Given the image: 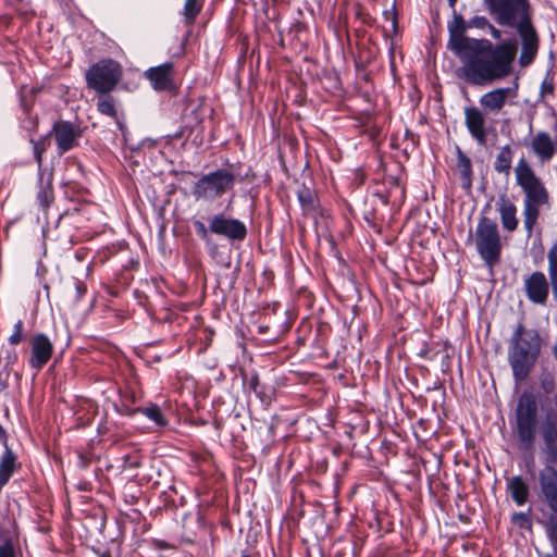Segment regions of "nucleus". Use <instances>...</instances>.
I'll return each instance as SVG.
<instances>
[{
    "mask_svg": "<svg viewBox=\"0 0 557 557\" xmlns=\"http://www.w3.org/2000/svg\"><path fill=\"white\" fill-rule=\"evenodd\" d=\"M517 447L532 451L540 435L542 461L557 462V376L554 368L541 363L535 388L523 389L509 413Z\"/></svg>",
    "mask_w": 557,
    "mask_h": 557,
    "instance_id": "f257e3e1",
    "label": "nucleus"
},
{
    "mask_svg": "<svg viewBox=\"0 0 557 557\" xmlns=\"http://www.w3.org/2000/svg\"><path fill=\"white\" fill-rule=\"evenodd\" d=\"M518 53V41L513 38L494 44L480 38L461 59L466 82L472 85H486L502 81L513 73Z\"/></svg>",
    "mask_w": 557,
    "mask_h": 557,
    "instance_id": "f03ea898",
    "label": "nucleus"
},
{
    "mask_svg": "<svg viewBox=\"0 0 557 557\" xmlns=\"http://www.w3.org/2000/svg\"><path fill=\"white\" fill-rule=\"evenodd\" d=\"M486 9L496 24L515 28L519 36L520 67L531 66L540 50V35L533 23L530 0H485Z\"/></svg>",
    "mask_w": 557,
    "mask_h": 557,
    "instance_id": "7ed1b4c3",
    "label": "nucleus"
},
{
    "mask_svg": "<svg viewBox=\"0 0 557 557\" xmlns=\"http://www.w3.org/2000/svg\"><path fill=\"white\" fill-rule=\"evenodd\" d=\"M549 344V335L519 322L507 341V362L516 384L525 383Z\"/></svg>",
    "mask_w": 557,
    "mask_h": 557,
    "instance_id": "20e7f679",
    "label": "nucleus"
},
{
    "mask_svg": "<svg viewBox=\"0 0 557 557\" xmlns=\"http://www.w3.org/2000/svg\"><path fill=\"white\" fill-rule=\"evenodd\" d=\"M522 290L527 300L540 307H545L552 290L553 299L557 302V242L547 252V275L534 270L523 276Z\"/></svg>",
    "mask_w": 557,
    "mask_h": 557,
    "instance_id": "39448f33",
    "label": "nucleus"
},
{
    "mask_svg": "<svg viewBox=\"0 0 557 557\" xmlns=\"http://www.w3.org/2000/svg\"><path fill=\"white\" fill-rule=\"evenodd\" d=\"M513 173L515 183L523 195L522 205L546 206V208L552 206L548 188L524 156L517 161Z\"/></svg>",
    "mask_w": 557,
    "mask_h": 557,
    "instance_id": "423d86ee",
    "label": "nucleus"
},
{
    "mask_svg": "<svg viewBox=\"0 0 557 557\" xmlns=\"http://www.w3.org/2000/svg\"><path fill=\"white\" fill-rule=\"evenodd\" d=\"M475 248L484 263L493 268L499 263L503 251L502 238L497 223L486 215H481L474 234Z\"/></svg>",
    "mask_w": 557,
    "mask_h": 557,
    "instance_id": "0eeeda50",
    "label": "nucleus"
},
{
    "mask_svg": "<svg viewBox=\"0 0 557 557\" xmlns=\"http://www.w3.org/2000/svg\"><path fill=\"white\" fill-rule=\"evenodd\" d=\"M236 183L234 173L226 169L202 174L194 184L191 195L195 200L214 201L233 190Z\"/></svg>",
    "mask_w": 557,
    "mask_h": 557,
    "instance_id": "6e6552de",
    "label": "nucleus"
},
{
    "mask_svg": "<svg viewBox=\"0 0 557 557\" xmlns=\"http://www.w3.org/2000/svg\"><path fill=\"white\" fill-rule=\"evenodd\" d=\"M123 76L122 65L113 59H101L86 72L87 87L106 95L115 89Z\"/></svg>",
    "mask_w": 557,
    "mask_h": 557,
    "instance_id": "1a4fd4ad",
    "label": "nucleus"
},
{
    "mask_svg": "<svg viewBox=\"0 0 557 557\" xmlns=\"http://www.w3.org/2000/svg\"><path fill=\"white\" fill-rule=\"evenodd\" d=\"M428 437L420 435V466L423 468L426 478L429 495L435 505H442L446 495V486L440 478L442 457L426 446Z\"/></svg>",
    "mask_w": 557,
    "mask_h": 557,
    "instance_id": "9d476101",
    "label": "nucleus"
},
{
    "mask_svg": "<svg viewBox=\"0 0 557 557\" xmlns=\"http://www.w3.org/2000/svg\"><path fill=\"white\" fill-rule=\"evenodd\" d=\"M468 25L461 14L455 12L448 22L447 48L460 60L480 39L466 36Z\"/></svg>",
    "mask_w": 557,
    "mask_h": 557,
    "instance_id": "9b49d317",
    "label": "nucleus"
},
{
    "mask_svg": "<svg viewBox=\"0 0 557 557\" xmlns=\"http://www.w3.org/2000/svg\"><path fill=\"white\" fill-rule=\"evenodd\" d=\"M523 146L541 165L549 163L557 154V134L553 136L546 131H539L524 139Z\"/></svg>",
    "mask_w": 557,
    "mask_h": 557,
    "instance_id": "f8f14e48",
    "label": "nucleus"
},
{
    "mask_svg": "<svg viewBox=\"0 0 557 557\" xmlns=\"http://www.w3.org/2000/svg\"><path fill=\"white\" fill-rule=\"evenodd\" d=\"M537 473V490L541 500L557 513V462L543 461Z\"/></svg>",
    "mask_w": 557,
    "mask_h": 557,
    "instance_id": "ddd939ff",
    "label": "nucleus"
},
{
    "mask_svg": "<svg viewBox=\"0 0 557 557\" xmlns=\"http://www.w3.org/2000/svg\"><path fill=\"white\" fill-rule=\"evenodd\" d=\"M209 230L212 234L223 236L231 242H243L247 237V227L238 219L218 213L209 219Z\"/></svg>",
    "mask_w": 557,
    "mask_h": 557,
    "instance_id": "4468645a",
    "label": "nucleus"
},
{
    "mask_svg": "<svg viewBox=\"0 0 557 557\" xmlns=\"http://www.w3.org/2000/svg\"><path fill=\"white\" fill-rule=\"evenodd\" d=\"M82 133L78 125L60 120L53 124L50 135L54 136L59 154H63L78 146Z\"/></svg>",
    "mask_w": 557,
    "mask_h": 557,
    "instance_id": "2eb2a0df",
    "label": "nucleus"
},
{
    "mask_svg": "<svg viewBox=\"0 0 557 557\" xmlns=\"http://www.w3.org/2000/svg\"><path fill=\"white\" fill-rule=\"evenodd\" d=\"M30 356L28 364L32 369L41 370L51 359L54 346L45 333H35L29 339Z\"/></svg>",
    "mask_w": 557,
    "mask_h": 557,
    "instance_id": "dca6fc26",
    "label": "nucleus"
},
{
    "mask_svg": "<svg viewBox=\"0 0 557 557\" xmlns=\"http://www.w3.org/2000/svg\"><path fill=\"white\" fill-rule=\"evenodd\" d=\"M144 75L156 91L173 92L177 88L174 79L175 67L172 62L149 67Z\"/></svg>",
    "mask_w": 557,
    "mask_h": 557,
    "instance_id": "f3484780",
    "label": "nucleus"
},
{
    "mask_svg": "<svg viewBox=\"0 0 557 557\" xmlns=\"http://www.w3.org/2000/svg\"><path fill=\"white\" fill-rule=\"evenodd\" d=\"M496 209L499 213L503 228L509 233L517 231L519 225V220L517 218L518 208L506 194L498 197Z\"/></svg>",
    "mask_w": 557,
    "mask_h": 557,
    "instance_id": "a211bd4d",
    "label": "nucleus"
},
{
    "mask_svg": "<svg viewBox=\"0 0 557 557\" xmlns=\"http://www.w3.org/2000/svg\"><path fill=\"white\" fill-rule=\"evenodd\" d=\"M465 123L474 139L480 144L485 143V116L476 107H467L465 109Z\"/></svg>",
    "mask_w": 557,
    "mask_h": 557,
    "instance_id": "6ab92c4d",
    "label": "nucleus"
},
{
    "mask_svg": "<svg viewBox=\"0 0 557 557\" xmlns=\"http://www.w3.org/2000/svg\"><path fill=\"white\" fill-rule=\"evenodd\" d=\"M518 89V79L515 81L513 88H496L484 94L480 98V103L483 108L488 109L491 111H499L504 108L507 98L512 94V96L517 95Z\"/></svg>",
    "mask_w": 557,
    "mask_h": 557,
    "instance_id": "aec40b11",
    "label": "nucleus"
},
{
    "mask_svg": "<svg viewBox=\"0 0 557 557\" xmlns=\"http://www.w3.org/2000/svg\"><path fill=\"white\" fill-rule=\"evenodd\" d=\"M507 492L517 506H523L530 497V486L522 475L507 479Z\"/></svg>",
    "mask_w": 557,
    "mask_h": 557,
    "instance_id": "412c9836",
    "label": "nucleus"
},
{
    "mask_svg": "<svg viewBox=\"0 0 557 557\" xmlns=\"http://www.w3.org/2000/svg\"><path fill=\"white\" fill-rule=\"evenodd\" d=\"M457 170L461 181L463 189L469 190L472 187V162L471 159L462 152L460 148H457Z\"/></svg>",
    "mask_w": 557,
    "mask_h": 557,
    "instance_id": "4be33fe9",
    "label": "nucleus"
},
{
    "mask_svg": "<svg viewBox=\"0 0 557 557\" xmlns=\"http://www.w3.org/2000/svg\"><path fill=\"white\" fill-rule=\"evenodd\" d=\"M543 208L546 206L522 205L523 227L528 238L535 232Z\"/></svg>",
    "mask_w": 557,
    "mask_h": 557,
    "instance_id": "5701e85b",
    "label": "nucleus"
},
{
    "mask_svg": "<svg viewBox=\"0 0 557 557\" xmlns=\"http://www.w3.org/2000/svg\"><path fill=\"white\" fill-rule=\"evenodd\" d=\"M37 200L44 210H47L54 200L52 186V175L50 174L46 181L41 171L39 172V189L37 191Z\"/></svg>",
    "mask_w": 557,
    "mask_h": 557,
    "instance_id": "b1692460",
    "label": "nucleus"
},
{
    "mask_svg": "<svg viewBox=\"0 0 557 557\" xmlns=\"http://www.w3.org/2000/svg\"><path fill=\"white\" fill-rule=\"evenodd\" d=\"M512 158H513V151H512L511 146L508 144L503 146L499 149V151L495 158V161L493 163L494 171L499 174L509 175L510 171L512 169V166H511Z\"/></svg>",
    "mask_w": 557,
    "mask_h": 557,
    "instance_id": "393cba45",
    "label": "nucleus"
},
{
    "mask_svg": "<svg viewBox=\"0 0 557 557\" xmlns=\"http://www.w3.org/2000/svg\"><path fill=\"white\" fill-rule=\"evenodd\" d=\"M136 403V395L133 391L121 393L120 405H116V411L122 416L133 417L139 413L140 407H133Z\"/></svg>",
    "mask_w": 557,
    "mask_h": 557,
    "instance_id": "a878e982",
    "label": "nucleus"
},
{
    "mask_svg": "<svg viewBox=\"0 0 557 557\" xmlns=\"http://www.w3.org/2000/svg\"><path fill=\"white\" fill-rule=\"evenodd\" d=\"M202 2L199 0H185L183 8L184 22L187 26L194 25L197 16L201 12Z\"/></svg>",
    "mask_w": 557,
    "mask_h": 557,
    "instance_id": "bb28decb",
    "label": "nucleus"
},
{
    "mask_svg": "<svg viewBox=\"0 0 557 557\" xmlns=\"http://www.w3.org/2000/svg\"><path fill=\"white\" fill-rule=\"evenodd\" d=\"M298 200L305 211H313L317 207V195L315 193L302 185L297 191Z\"/></svg>",
    "mask_w": 557,
    "mask_h": 557,
    "instance_id": "cd10ccee",
    "label": "nucleus"
},
{
    "mask_svg": "<svg viewBox=\"0 0 557 557\" xmlns=\"http://www.w3.org/2000/svg\"><path fill=\"white\" fill-rule=\"evenodd\" d=\"M50 133L46 136H41L39 139L35 140L30 138V143L33 144L34 157L38 164L39 172L41 171L44 153L47 151L50 146Z\"/></svg>",
    "mask_w": 557,
    "mask_h": 557,
    "instance_id": "c85d7f7f",
    "label": "nucleus"
},
{
    "mask_svg": "<svg viewBox=\"0 0 557 557\" xmlns=\"http://www.w3.org/2000/svg\"><path fill=\"white\" fill-rule=\"evenodd\" d=\"M99 95L100 96L98 97L97 101L98 111L103 115L116 119L117 112L113 97H111L109 94Z\"/></svg>",
    "mask_w": 557,
    "mask_h": 557,
    "instance_id": "c756f323",
    "label": "nucleus"
},
{
    "mask_svg": "<svg viewBox=\"0 0 557 557\" xmlns=\"http://www.w3.org/2000/svg\"><path fill=\"white\" fill-rule=\"evenodd\" d=\"M139 413L145 414L149 420L153 421L159 426H164L168 424L165 417L157 404H149V406L145 408L140 407Z\"/></svg>",
    "mask_w": 557,
    "mask_h": 557,
    "instance_id": "7c9ffc66",
    "label": "nucleus"
},
{
    "mask_svg": "<svg viewBox=\"0 0 557 557\" xmlns=\"http://www.w3.org/2000/svg\"><path fill=\"white\" fill-rule=\"evenodd\" d=\"M25 339L24 322L18 320L13 325V332L9 336L8 342L10 346H17Z\"/></svg>",
    "mask_w": 557,
    "mask_h": 557,
    "instance_id": "2f4dec72",
    "label": "nucleus"
},
{
    "mask_svg": "<svg viewBox=\"0 0 557 557\" xmlns=\"http://www.w3.org/2000/svg\"><path fill=\"white\" fill-rule=\"evenodd\" d=\"M2 351L4 354V369L9 370L13 364H15L18 360V354L15 349V346H9L2 348Z\"/></svg>",
    "mask_w": 557,
    "mask_h": 557,
    "instance_id": "473e14b6",
    "label": "nucleus"
},
{
    "mask_svg": "<svg viewBox=\"0 0 557 557\" xmlns=\"http://www.w3.org/2000/svg\"><path fill=\"white\" fill-rule=\"evenodd\" d=\"M511 522L521 528V529H528L531 527V518L529 512H513L511 516Z\"/></svg>",
    "mask_w": 557,
    "mask_h": 557,
    "instance_id": "72a5a7b5",
    "label": "nucleus"
},
{
    "mask_svg": "<svg viewBox=\"0 0 557 557\" xmlns=\"http://www.w3.org/2000/svg\"><path fill=\"white\" fill-rule=\"evenodd\" d=\"M384 17L386 23L388 24L387 26H385L386 32L395 33L397 28V17L395 11H384Z\"/></svg>",
    "mask_w": 557,
    "mask_h": 557,
    "instance_id": "f704fd0d",
    "label": "nucleus"
},
{
    "mask_svg": "<svg viewBox=\"0 0 557 557\" xmlns=\"http://www.w3.org/2000/svg\"><path fill=\"white\" fill-rule=\"evenodd\" d=\"M196 234L203 240L209 238V226L207 227L205 223L200 220H195L193 222Z\"/></svg>",
    "mask_w": 557,
    "mask_h": 557,
    "instance_id": "c9c22d12",
    "label": "nucleus"
},
{
    "mask_svg": "<svg viewBox=\"0 0 557 557\" xmlns=\"http://www.w3.org/2000/svg\"><path fill=\"white\" fill-rule=\"evenodd\" d=\"M490 25V21L485 16H474L469 22V27L484 29Z\"/></svg>",
    "mask_w": 557,
    "mask_h": 557,
    "instance_id": "e433bc0d",
    "label": "nucleus"
},
{
    "mask_svg": "<svg viewBox=\"0 0 557 557\" xmlns=\"http://www.w3.org/2000/svg\"><path fill=\"white\" fill-rule=\"evenodd\" d=\"M548 537L550 542L557 546V513L555 518L550 519L549 528H548Z\"/></svg>",
    "mask_w": 557,
    "mask_h": 557,
    "instance_id": "4c0bfd02",
    "label": "nucleus"
},
{
    "mask_svg": "<svg viewBox=\"0 0 557 557\" xmlns=\"http://www.w3.org/2000/svg\"><path fill=\"white\" fill-rule=\"evenodd\" d=\"M0 557H15L14 547L10 541L0 544Z\"/></svg>",
    "mask_w": 557,
    "mask_h": 557,
    "instance_id": "58836bf2",
    "label": "nucleus"
},
{
    "mask_svg": "<svg viewBox=\"0 0 557 557\" xmlns=\"http://www.w3.org/2000/svg\"><path fill=\"white\" fill-rule=\"evenodd\" d=\"M554 94V82L553 78H545L541 84V96L545 97L547 95Z\"/></svg>",
    "mask_w": 557,
    "mask_h": 557,
    "instance_id": "ea45409f",
    "label": "nucleus"
},
{
    "mask_svg": "<svg viewBox=\"0 0 557 557\" xmlns=\"http://www.w3.org/2000/svg\"><path fill=\"white\" fill-rule=\"evenodd\" d=\"M490 29V34L492 36L493 39L495 40H500L502 37H503V33L500 29H498L497 27H495L493 24L490 23V25H487V27Z\"/></svg>",
    "mask_w": 557,
    "mask_h": 557,
    "instance_id": "a19ab883",
    "label": "nucleus"
},
{
    "mask_svg": "<svg viewBox=\"0 0 557 557\" xmlns=\"http://www.w3.org/2000/svg\"><path fill=\"white\" fill-rule=\"evenodd\" d=\"M87 292L85 284L81 281L76 282V299L79 300Z\"/></svg>",
    "mask_w": 557,
    "mask_h": 557,
    "instance_id": "79ce46f5",
    "label": "nucleus"
},
{
    "mask_svg": "<svg viewBox=\"0 0 557 557\" xmlns=\"http://www.w3.org/2000/svg\"><path fill=\"white\" fill-rule=\"evenodd\" d=\"M0 443L3 446H7V444H8V433L1 424H0Z\"/></svg>",
    "mask_w": 557,
    "mask_h": 557,
    "instance_id": "37998d69",
    "label": "nucleus"
},
{
    "mask_svg": "<svg viewBox=\"0 0 557 557\" xmlns=\"http://www.w3.org/2000/svg\"><path fill=\"white\" fill-rule=\"evenodd\" d=\"M259 384V377L257 375H253L251 376L250 381H249V386L250 388L257 393V386Z\"/></svg>",
    "mask_w": 557,
    "mask_h": 557,
    "instance_id": "c03bdc74",
    "label": "nucleus"
},
{
    "mask_svg": "<svg viewBox=\"0 0 557 557\" xmlns=\"http://www.w3.org/2000/svg\"><path fill=\"white\" fill-rule=\"evenodd\" d=\"M550 352H552V356L554 358V361L557 364V338L555 339L554 344L550 347Z\"/></svg>",
    "mask_w": 557,
    "mask_h": 557,
    "instance_id": "a18cd8bd",
    "label": "nucleus"
},
{
    "mask_svg": "<svg viewBox=\"0 0 557 557\" xmlns=\"http://www.w3.org/2000/svg\"><path fill=\"white\" fill-rule=\"evenodd\" d=\"M419 425H420V430L422 429L424 432H428V431H429L428 425H426V422H425V420H424V419L420 418Z\"/></svg>",
    "mask_w": 557,
    "mask_h": 557,
    "instance_id": "49530a36",
    "label": "nucleus"
},
{
    "mask_svg": "<svg viewBox=\"0 0 557 557\" xmlns=\"http://www.w3.org/2000/svg\"><path fill=\"white\" fill-rule=\"evenodd\" d=\"M79 463L82 467L86 468L89 463V460L85 458L84 456H79Z\"/></svg>",
    "mask_w": 557,
    "mask_h": 557,
    "instance_id": "de8ad7c7",
    "label": "nucleus"
},
{
    "mask_svg": "<svg viewBox=\"0 0 557 557\" xmlns=\"http://www.w3.org/2000/svg\"><path fill=\"white\" fill-rule=\"evenodd\" d=\"M447 1H448V5H449V7L451 8V10H453V13L455 14V12H456L455 7H456V3H457V1H458V0H447Z\"/></svg>",
    "mask_w": 557,
    "mask_h": 557,
    "instance_id": "09e8293b",
    "label": "nucleus"
},
{
    "mask_svg": "<svg viewBox=\"0 0 557 557\" xmlns=\"http://www.w3.org/2000/svg\"><path fill=\"white\" fill-rule=\"evenodd\" d=\"M129 466L133 468H138L140 466V463L138 461H133L129 463Z\"/></svg>",
    "mask_w": 557,
    "mask_h": 557,
    "instance_id": "8fccbe9b",
    "label": "nucleus"
},
{
    "mask_svg": "<svg viewBox=\"0 0 557 557\" xmlns=\"http://www.w3.org/2000/svg\"><path fill=\"white\" fill-rule=\"evenodd\" d=\"M419 356L423 357V358H426L428 357V352L426 351H420Z\"/></svg>",
    "mask_w": 557,
    "mask_h": 557,
    "instance_id": "3c124183",
    "label": "nucleus"
},
{
    "mask_svg": "<svg viewBox=\"0 0 557 557\" xmlns=\"http://www.w3.org/2000/svg\"><path fill=\"white\" fill-rule=\"evenodd\" d=\"M424 122H425V119H424V117H422V116H420L419 123H420V124H422V123H424Z\"/></svg>",
    "mask_w": 557,
    "mask_h": 557,
    "instance_id": "603ef678",
    "label": "nucleus"
},
{
    "mask_svg": "<svg viewBox=\"0 0 557 557\" xmlns=\"http://www.w3.org/2000/svg\"><path fill=\"white\" fill-rule=\"evenodd\" d=\"M426 281H428L426 278L420 280L419 285L424 284Z\"/></svg>",
    "mask_w": 557,
    "mask_h": 557,
    "instance_id": "864d4df0",
    "label": "nucleus"
},
{
    "mask_svg": "<svg viewBox=\"0 0 557 557\" xmlns=\"http://www.w3.org/2000/svg\"><path fill=\"white\" fill-rule=\"evenodd\" d=\"M419 530L420 532H424V524L422 523V525L419 527Z\"/></svg>",
    "mask_w": 557,
    "mask_h": 557,
    "instance_id": "5fc2aeb1",
    "label": "nucleus"
},
{
    "mask_svg": "<svg viewBox=\"0 0 557 557\" xmlns=\"http://www.w3.org/2000/svg\"><path fill=\"white\" fill-rule=\"evenodd\" d=\"M429 433H430V436H433V435H435V434H436V431H435V430H433V431H430Z\"/></svg>",
    "mask_w": 557,
    "mask_h": 557,
    "instance_id": "6e6d98bb",
    "label": "nucleus"
},
{
    "mask_svg": "<svg viewBox=\"0 0 557 557\" xmlns=\"http://www.w3.org/2000/svg\"><path fill=\"white\" fill-rule=\"evenodd\" d=\"M420 374L423 373L424 369L422 367L419 368Z\"/></svg>",
    "mask_w": 557,
    "mask_h": 557,
    "instance_id": "4d7b16f0",
    "label": "nucleus"
},
{
    "mask_svg": "<svg viewBox=\"0 0 557 557\" xmlns=\"http://www.w3.org/2000/svg\"><path fill=\"white\" fill-rule=\"evenodd\" d=\"M265 331V327L260 326V332L263 333Z\"/></svg>",
    "mask_w": 557,
    "mask_h": 557,
    "instance_id": "13d9d810",
    "label": "nucleus"
},
{
    "mask_svg": "<svg viewBox=\"0 0 557 557\" xmlns=\"http://www.w3.org/2000/svg\"><path fill=\"white\" fill-rule=\"evenodd\" d=\"M265 331V327L260 326V332L263 333Z\"/></svg>",
    "mask_w": 557,
    "mask_h": 557,
    "instance_id": "bf43d9fd",
    "label": "nucleus"
},
{
    "mask_svg": "<svg viewBox=\"0 0 557 557\" xmlns=\"http://www.w3.org/2000/svg\"><path fill=\"white\" fill-rule=\"evenodd\" d=\"M546 557H555V555H547Z\"/></svg>",
    "mask_w": 557,
    "mask_h": 557,
    "instance_id": "052dcab7",
    "label": "nucleus"
}]
</instances>
